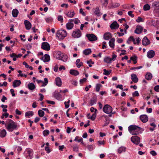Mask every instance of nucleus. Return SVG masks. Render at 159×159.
<instances>
[{"label": "nucleus", "mask_w": 159, "mask_h": 159, "mask_svg": "<svg viewBox=\"0 0 159 159\" xmlns=\"http://www.w3.org/2000/svg\"><path fill=\"white\" fill-rule=\"evenodd\" d=\"M141 128L139 126L132 125L128 127V130L132 135H137L141 133Z\"/></svg>", "instance_id": "nucleus-1"}, {"label": "nucleus", "mask_w": 159, "mask_h": 159, "mask_svg": "<svg viewBox=\"0 0 159 159\" xmlns=\"http://www.w3.org/2000/svg\"><path fill=\"white\" fill-rule=\"evenodd\" d=\"M8 120L7 124H5L6 128L8 131L12 132L16 129L17 125L11 120L9 119Z\"/></svg>", "instance_id": "nucleus-2"}, {"label": "nucleus", "mask_w": 159, "mask_h": 159, "mask_svg": "<svg viewBox=\"0 0 159 159\" xmlns=\"http://www.w3.org/2000/svg\"><path fill=\"white\" fill-rule=\"evenodd\" d=\"M67 34V32L65 30H59L57 33V36L60 39H63Z\"/></svg>", "instance_id": "nucleus-3"}, {"label": "nucleus", "mask_w": 159, "mask_h": 159, "mask_svg": "<svg viewBox=\"0 0 159 159\" xmlns=\"http://www.w3.org/2000/svg\"><path fill=\"white\" fill-rule=\"evenodd\" d=\"M81 33L79 29H76L73 31L71 36L74 38H78L80 37Z\"/></svg>", "instance_id": "nucleus-4"}, {"label": "nucleus", "mask_w": 159, "mask_h": 159, "mask_svg": "<svg viewBox=\"0 0 159 159\" xmlns=\"http://www.w3.org/2000/svg\"><path fill=\"white\" fill-rule=\"evenodd\" d=\"M112 110V108L108 104L105 105L103 108V111L107 114H109L111 113Z\"/></svg>", "instance_id": "nucleus-5"}, {"label": "nucleus", "mask_w": 159, "mask_h": 159, "mask_svg": "<svg viewBox=\"0 0 159 159\" xmlns=\"http://www.w3.org/2000/svg\"><path fill=\"white\" fill-rule=\"evenodd\" d=\"M132 142L136 145H138L140 142V138L137 136H132L131 138Z\"/></svg>", "instance_id": "nucleus-6"}, {"label": "nucleus", "mask_w": 159, "mask_h": 159, "mask_svg": "<svg viewBox=\"0 0 159 159\" xmlns=\"http://www.w3.org/2000/svg\"><path fill=\"white\" fill-rule=\"evenodd\" d=\"M86 36L88 37L89 40L91 41H96L97 40V37L93 34H87Z\"/></svg>", "instance_id": "nucleus-7"}, {"label": "nucleus", "mask_w": 159, "mask_h": 159, "mask_svg": "<svg viewBox=\"0 0 159 159\" xmlns=\"http://www.w3.org/2000/svg\"><path fill=\"white\" fill-rule=\"evenodd\" d=\"M41 48L42 49L46 51H49L50 49L49 44L47 42H44L42 43Z\"/></svg>", "instance_id": "nucleus-8"}, {"label": "nucleus", "mask_w": 159, "mask_h": 159, "mask_svg": "<svg viewBox=\"0 0 159 159\" xmlns=\"http://www.w3.org/2000/svg\"><path fill=\"white\" fill-rule=\"evenodd\" d=\"M140 118L141 121L143 123H145L148 121V118L147 115H143L140 116Z\"/></svg>", "instance_id": "nucleus-9"}, {"label": "nucleus", "mask_w": 159, "mask_h": 159, "mask_svg": "<svg viewBox=\"0 0 159 159\" xmlns=\"http://www.w3.org/2000/svg\"><path fill=\"white\" fill-rule=\"evenodd\" d=\"M152 7L154 8V11L155 10H158L159 9V2L155 1L152 4Z\"/></svg>", "instance_id": "nucleus-10"}, {"label": "nucleus", "mask_w": 159, "mask_h": 159, "mask_svg": "<svg viewBox=\"0 0 159 159\" xmlns=\"http://www.w3.org/2000/svg\"><path fill=\"white\" fill-rule=\"evenodd\" d=\"M142 43L143 45H147L150 43V42L148 38L145 36L142 41Z\"/></svg>", "instance_id": "nucleus-11"}, {"label": "nucleus", "mask_w": 159, "mask_h": 159, "mask_svg": "<svg viewBox=\"0 0 159 159\" xmlns=\"http://www.w3.org/2000/svg\"><path fill=\"white\" fill-rule=\"evenodd\" d=\"M24 23L27 30H29L31 29V24L30 21L26 20L24 21Z\"/></svg>", "instance_id": "nucleus-12"}, {"label": "nucleus", "mask_w": 159, "mask_h": 159, "mask_svg": "<svg viewBox=\"0 0 159 159\" xmlns=\"http://www.w3.org/2000/svg\"><path fill=\"white\" fill-rule=\"evenodd\" d=\"M41 59L44 62H48L50 60V57L48 55L45 54L44 56L42 57Z\"/></svg>", "instance_id": "nucleus-13"}, {"label": "nucleus", "mask_w": 159, "mask_h": 159, "mask_svg": "<svg viewBox=\"0 0 159 159\" xmlns=\"http://www.w3.org/2000/svg\"><path fill=\"white\" fill-rule=\"evenodd\" d=\"M155 52L153 50H151L148 52L147 53V56L149 58L153 57L155 55Z\"/></svg>", "instance_id": "nucleus-14"}, {"label": "nucleus", "mask_w": 159, "mask_h": 159, "mask_svg": "<svg viewBox=\"0 0 159 159\" xmlns=\"http://www.w3.org/2000/svg\"><path fill=\"white\" fill-rule=\"evenodd\" d=\"M143 29V28L141 26L139 25L137 26L134 31V32L137 34H139L142 32Z\"/></svg>", "instance_id": "nucleus-15"}, {"label": "nucleus", "mask_w": 159, "mask_h": 159, "mask_svg": "<svg viewBox=\"0 0 159 159\" xmlns=\"http://www.w3.org/2000/svg\"><path fill=\"white\" fill-rule=\"evenodd\" d=\"M120 5V4L118 3H110L109 6H108V7L109 9L113 8L119 7Z\"/></svg>", "instance_id": "nucleus-16"}, {"label": "nucleus", "mask_w": 159, "mask_h": 159, "mask_svg": "<svg viewBox=\"0 0 159 159\" xmlns=\"http://www.w3.org/2000/svg\"><path fill=\"white\" fill-rule=\"evenodd\" d=\"M110 27L111 29H116L118 28L119 25L116 22L114 21L111 24Z\"/></svg>", "instance_id": "nucleus-17"}, {"label": "nucleus", "mask_w": 159, "mask_h": 159, "mask_svg": "<svg viewBox=\"0 0 159 159\" xmlns=\"http://www.w3.org/2000/svg\"><path fill=\"white\" fill-rule=\"evenodd\" d=\"M112 37L111 34L109 32H107L105 34L103 35L104 39L106 40H108Z\"/></svg>", "instance_id": "nucleus-18"}, {"label": "nucleus", "mask_w": 159, "mask_h": 159, "mask_svg": "<svg viewBox=\"0 0 159 159\" xmlns=\"http://www.w3.org/2000/svg\"><path fill=\"white\" fill-rule=\"evenodd\" d=\"M21 83L20 80H16L14 81L13 84V86L14 88L18 87L20 86Z\"/></svg>", "instance_id": "nucleus-19"}, {"label": "nucleus", "mask_w": 159, "mask_h": 159, "mask_svg": "<svg viewBox=\"0 0 159 159\" xmlns=\"http://www.w3.org/2000/svg\"><path fill=\"white\" fill-rule=\"evenodd\" d=\"M131 80L134 83H137L138 81V79L137 78L136 75L134 74H133L131 75Z\"/></svg>", "instance_id": "nucleus-20"}, {"label": "nucleus", "mask_w": 159, "mask_h": 159, "mask_svg": "<svg viewBox=\"0 0 159 159\" xmlns=\"http://www.w3.org/2000/svg\"><path fill=\"white\" fill-rule=\"evenodd\" d=\"M63 54V53H62L60 51L57 52L55 55L57 59L59 60L61 59V57L62 56Z\"/></svg>", "instance_id": "nucleus-21"}, {"label": "nucleus", "mask_w": 159, "mask_h": 159, "mask_svg": "<svg viewBox=\"0 0 159 159\" xmlns=\"http://www.w3.org/2000/svg\"><path fill=\"white\" fill-rule=\"evenodd\" d=\"M75 13L74 11H70L66 13L67 16L69 18H72L75 15Z\"/></svg>", "instance_id": "nucleus-22"}, {"label": "nucleus", "mask_w": 159, "mask_h": 159, "mask_svg": "<svg viewBox=\"0 0 159 159\" xmlns=\"http://www.w3.org/2000/svg\"><path fill=\"white\" fill-rule=\"evenodd\" d=\"M55 82L57 85L61 86V80L60 78L58 77L55 79Z\"/></svg>", "instance_id": "nucleus-23"}, {"label": "nucleus", "mask_w": 159, "mask_h": 159, "mask_svg": "<svg viewBox=\"0 0 159 159\" xmlns=\"http://www.w3.org/2000/svg\"><path fill=\"white\" fill-rule=\"evenodd\" d=\"M115 39L114 38H111L109 41V44L110 46L112 48H114L115 46L114 42Z\"/></svg>", "instance_id": "nucleus-24"}, {"label": "nucleus", "mask_w": 159, "mask_h": 159, "mask_svg": "<svg viewBox=\"0 0 159 159\" xmlns=\"http://www.w3.org/2000/svg\"><path fill=\"white\" fill-rule=\"evenodd\" d=\"M70 74L75 76H76L79 75V73L77 70L71 69L70 71Z\"/></svg>", "instance_id": "nucleus-25"}, {"label": "nucleus", "mask_w": 159, "mask_h": 159, "mask_svg": "<svg viewBox=\"0 0 159 159\" xmlns=\"http://www.w3.org/2000/svg\"><path fill=\"white\" fill-rule=\"evenodd\" d=\"M19 13V11L16 9H14L12 12V16L15 17H17Z\"/></svg>", "instance_id": "nucleus-26"}, {"label": "nucleus", "mask_w": 159, "mask_h": 159, "mask_svg": "<svg viewBox=\"0 0 159 159\" xmlns=\"http://www.w3.org/2000/svg\"><path fill=\"white\" fill-rule=\"evenodd\" d=\"M74 24L71 22H68L66 24V27L67 29L70 30L73 28L74 26Z\"/></svg>", "instance_id": "nucleus-27"}, {"label": "nucleus", "mask_w": 159, "mask_h": 159, "mask_svg": "<svg viewBox=\"0 0 159 159\" xmlns=\"http://www.w3.org/2000/svg\"><path fill=\"white\" fill-rule=\"evenodd\" d=\"M7 134V132L5 129L1 130L0 132V137L1 138H3Z\"/></svg>", "instance_id": "nucleus-28"}, {"label": "nucleus", "mask_w": 159, "mask_h": 159, "mask_svg": "<svg viewBox=\"0 0 159 159\" xmlns=\"http://www.w3.org/2000/svg\"><path fill=\"white\" fill-rule=\"evenodd\" d=\"M75 64L77 67L78 68H80L83 64V62L80 61V59H78L76 60Z\"/></svg>", "instance_id": "nucleus-29"}, {"label": "nucleus", "mask_w": 159, "mask_h": 159, "mask_svg": "<svg viewBox=\"0 0 159 159\" xmlns=\"http://www.w3.org/2000/svg\"><path fill=\"white\" fill-rule=\"evenodd\" d=\"M95 14L98 16H100L101 15L99 8L96 7L94 11Z\"/></svg>", "instance_id": "nucleus-30"}, {"label": "nucleus", "mask_w": 159, "mask_h": 159, "mask_svg": "<svg viewBox=\"0 0 159 159\" xmlns=\"http://www.w3.org/2000/svg\"><path fill=\"white\" fill-rule=\"evenodd\" d=\"M54 97L57 99H59L61 98V96L59 93L56 92L54 93Z\"/></svg>", "instance_id": "nucleus-31"}, {"label": "nucleus", "mask_w": 159, "mask_h": 159, "mask_svg": "<svg viewBox=\"0 0 159 159\" xmlns=\"http://www.w3.org/2000/svg\"><path fill=\"white\" fill-rule=\"evenodd\" d=\"M61 59H60V60H62L64 62H66L68 59V57L67 55L64 53H63L62 55V56L61 57Z\"/></svg>", "instance_id": "nucleus-32"}, {"label": "nucleus", "mask_w": 159, "mask_h": 159, "mask_svg": "<svg viewBox=\"0 0 159 159\" xmlns=\"http://www.w3.org/2000/svg\"><path fill=\"white\" fill-rule=\"evenodd\" d=\"M145 78L147 80H150L152 78V75L150 73H148L146 74Z\"/></svg>", "instance_id": "nucleus-33"}, {"label": "nucleus", "mask_w": 159, "mask_h": 159, "mask_svg": "<svg viewBox=\"0 0 159 159\" xmlns=\"http://www.w3.org/2000/svg\"><path fill=\"white\" fill-rule=\"evenodd\" d=\"M28 86L29 89L31 90H33L35 88V86L33 83H30L29 84Z\"/></svg>", "instance_id": "nucleus-34"}, {"label": "nucleus", "mask_w": 159, "mask_h": 159, "mask_svg": "<svg viewBox=\"0 0 159 159\" xmlns=\"http://www.w3.org/2000/svg\"><path fill=\"white\" fill-rule=\"evenodd\" d=\"M33 114L34 113L32 111H29L25 113V116L26 117H30L33 116Z\"/></svg>", "instance_id": "nucleus-35"}, {"label": "nucleus", "mask_w": 159, "mask_h": 159, "mask_svg": "<svg viewBox=\"0 0 159 159\" xmlns=\"http://www.w3.org/2000/svg\"><path fill=\"white\" fill-rule=\"evenodd\" d=\"M97 102V100L95 98H93L89 102L90 105L91 106L93 105L94 104H95Z\"/></svg>", "instance_id": "nucleus-36"}, {"label": "nucleus", "mask_w": 159, "mask_h": 159, "mask_svg": "<svg viewBox=\"0 0 159 159\" xmlns=\"http://www.w3.org/2000/svg\"><path fill=\"white\" fill-rule=\"evenodd\" d=\"M126 148L124 147H120L118 150V152L119 153H121L123 152H125V151Z\"/></svg>", "instance_id": "nucleus-37"}, {"label": "nucleus", "mask_w": 159, "mask_h": 159, "mask_svg": "<svg viewBox=\"0 0 159 159\" xmlns=\"http://www.w3.org/2000/svg\"><path fill=\"white\" fill-rule=\"evenodd\" d=\"M150 9V7L148 4H145L143 7V10L145 11H148Z\"/></svg>", "instance_id": "nucleus-38"}, {"label": "nucleus", "mask_w": 159, "mask_h": 159, "mask_svg": "<svg viewBox=\"0 0 159 159\" xmlns=\"http://www.w3.org/2000/svg\"><path fill=\"white\" fill-rule=\"evenodd\" d=\"M103 71H104V73H103V74L104 75H108L111 73V70H110L108 71L106 69H104L103 70Z\"/></svg>", "instance_id": "nucleus-39"}, {"label": "nucleus", "mask_w": 159, "mask_h": 159, "mask_svg": "<svg viewBox=\"0 0 159 159\" xmlns=\"http://www.w3.org/2000/svg\"><path fill=\"white\" fill-rule=\"evenodd\" d=\"M91 52V51L90 49H87L85 50L84 52V53L85 55H88Z\"/></svg>", "instance_id": "nucleus-40"}, {"label": "nucleus", "mask_w": 159, "mask_h": 159, "mask_svg": "<svg viewBox=\"0 0 159 159\" xmlns=\"http://www.w3.org/2000/svg\"><path fill=\"white\" fill-rule=\"evenodd\" d=\"M23 64L25 66V67L26 68H29L31 70H32L33 69L32 67L28 65L25 61L23 62Z\"/></svg>", "instance_id": "nucleus-41"}, {"label": "nucleus", "mask_w": 159, "mask_h": 159, "mask_svg": "<svg viewBox=\"0 0 159 159\" xmlns=\"http://www.w3.org/2000/svg\"><path fill=\"white\" fill-rule=\"evenodd\" d=\"M111 58L108 57L105 58L104 59V61L108 63H111Z\"/></svg>", "instance_id": "nucleus-42"}, {"label": "nucleus", "mask_w": 159, "mask_h": 159, "mask_svg": "<svg viewBox=\"0 0 159 159\" xmlns=\"http://www.w3.org/2000/svg\"><path fill=\"white\" fill-rule=\"evenodd\" d=\"M130 59H131V60H132L134 61V64H135L137 63V57L136 56H134L133 57H131L130 58Z\"/></svg>", "instance_id": "nucleus-43"}, {"label": "nucleus", "mask_w": 159, "mask_h": 159, "mask_svg": "<svg viewBox=\"0 0 159 159\" xmlns=\"http://www.w3.org/2000/svg\"><path fill=\"white\" fill-rule=\"evenodd\" d=\"M10 56L12 58H13V60L14 61H16V60L17 55L15 53H12L10 55Z\"/></svg>", "instance_id": "nucleus-44"}, {"label": "nucleus", "mask_w": 159, "mask_h": 159, "mask_svg": "<svg viewBox=\"0 0 159 159\" xmlns=\"http://www.w3.org/2000/svg\"><path fill=\"white\" fill-rule=\"evenodd\" d=\"M38 113L40 117H43L44 115V112L42 110H39L38 111Z\"/></svg>", "instance_id": "nucleus-45"}, {"label": "nucleus", "mask_w": 159, "mask_h": 159, "mask_svg": "<svg viewBox=\"0 0 159 159\" xmlns=\"http://www.w3.org/2000/svg\"><path fill=\"white\" fill-rule=\"evenodd\" d=\"M108 0H101V2L102 4L105 6H106L108 3Z\"/></svg>", "instance_id": "nucleus-46"}, {"label": "nucleus", "mask_w": 159, "mask_h": 159, "mask_svg": "<svg viewBox=\"0 0 159 159\" xmlns=\"http://www.w3.org/2000/svg\"><path fill=\"white\" fill-rule=\"evenodd\" d=\"M70 21H74L75 24H77L79 23L80 22V20H79L78 19H71L70 20Z\"/></svg>", "instance_id": "nucleus-47"}, {"label": "nucleus", "mask_w": 159, "mask_h": 159, "mask_svg": "<svg viewBox=\"0 0 159 159\" xmlns=\"http://www.w3.org/2000/svg\"><path fill=\"white\" fill-rule=\"evenodd\" d=\"M44 82H43V84L42 85V86H44L46 85L48 83V80L47 78H45L44 79Z\"/></svg>", "instance_id": "nucleus-48"}, {"label": "nucleus", "mask_w": 159, "mask_h": 159, "mask_svg": "<svg viewBox=\"0 0 159 159\" xmlns=\"http://www.w3.org/2000/svg\"><path fill=\"white\" fill-rule=\"evenodd\" d=\"M49 134V131L48 130H45L43 132V134L44 136H46Z\"/></svg>", "instance_id": "nucleus-49"}, {"label": "nucleus", "mask_w": 159, "mask_h": 159, "mask_svg": "<svg viewBox=\"0 0 159 159\" xmlns=\"http://www.w3.org/2000/svg\"><path fill=\"white\" fill-rule=\"evenodd\" d=\"M101 86L102 85L101 84H97L96 85V91L97 92H99L100 89V88Z\"/></svg>", "instance_id": "nucleus-50"}, {"label": "nucleus", "mask_w": 159, "mask_h": 159, "mask_svg": "<svg viewBox=\"0 0 159 159\" xmlns=\"http://www.w3.org/2000/svg\"><path fill=\"white\" fill-rule=\"evenodd\" d=\"M73 150L74 151L78 152L79 151L78 147L77 145H75L73 146Z\"/></svg>", "instance_id": "nucleus-51"}, {"label": "nucleus", "mask_w": 159, "mask_h": 159, "mask_svg": "<svg viewBox=\"0 0 159 159\" xmlns=\"http://www.w3.org/2000/svg\"><path fill=\"white\" fill-rule=\"evenodd\" d=\"M57 19L58 21H60L61 22H62L63 21V17L61 16H58L57 17Z\"/></svg>", "instance_id": "nucleus-52"}, {"label": "nucleus", "mask_w": 159, "mask_h": 159, "mask_svg": "<svg viewBox=\"0 0 159 159\" xmlns=\"http://www.w3.org/2000/svg\"><path fill=\"white\" fill-rule=\"evenodd\" d=\"M45 20L47 22L49 23L52 22V19L51 17H49L46 18Z\"/></svg>", "instance_id": "nucleus-53"}, {"label": "nucleus", "mask_w": 159, "mask_h": 159, "mask_svg": "<svg viewBox=\"0 0 159 159\" xmlns=\"http://www.w3.org/2000/svg\"><path fill=\"white\" fill-rule=\"evenodd\" d=\"M96 116V113H93L92 115L90 117V119L91 120H94L95 119V118Z\"/></svg>", "instance_id": "nucleus-54"}, {"label": "nucleus", "mask_w": 159, "mask_h": 159, "mask_svg": "<svg viewBox=\"0 0 159 159\" xmlns=\"http://www.w3.org/2000/svg\"><path fill=\"white\" fill-rule=\"evenodd\" d=\"M98 146H100L101 145H103L105 144V142L104 141H98Z\"/></svg>", "instance_id": "nucleus-55"}, {"label": "nucleus", "mask_w": 159, "mask_h": 159, "mask_svg": "<svg viewBox=\"0 0 159 159\" xmlns=\"http://www.w3.org/2000/svg\"><path fill=\"white\" fill-rule=\"evenodd\" d=\"M133 96H136L138 97L139 96V93L138 91H135L134 93H133L132 94Z\"/></svg>", "instance_id": "nucleus-56"}, {"label": "nucleus", "mask_w": 159, "mask_h": 159, "mask_svg": "<svg viewBox=\"0 0 159 159\" xmlns=\"http://www.w3.org/2000/svg\"><path fill=\"white\" fill-rule=\"evenodd\" d=\"M132 13H133L132 11H130L128 12V15L129 16H131L132 17H134V14H132Z\"/></svg>", "instance_id": "nucleus-57"}, {"label": "nucleus", "mask_w": 159, "mask_h": 159, "mask_svg": "<svg viewBox=\"0 0 159 159\" xmlns=\"http://www.w3.org/2000/svg\"><path fill=\"white\" fill-rule=\"evenodd\" d=\"M80 13L83 16H85L86 15V14L83 11V9L82 8H81L80 10Z\"/></svg>", "instance_id": "nucleus-58"}, {"label": "nucleus", "mask_w": 159, "mask_h": 159, "mask_svg": "<svg viewBox=\"0 0 159 159\" xmlns=\"http://www.w3.org/2000/svg\"><path fill=\"white\" fill-rule=\"evenodd\" d=\"M154 90L157 92H159V85H157L154 87Z\"/></svg>", "instance_id": "nucleus-59"}, {"label": "nucleus", "mask_w": 159, "mask_h": 159, "mask_svg": "<svg viewBox=\"0 0 159 159\" xmlns=\"http://www.w3.org/2000/svg\"><path fill=\"white\" fill-rule=\"evenodd\" d=\"M150 154L153 156H155L157 155V153L155 151H152L150 152Z\"/></svg>", "instance_id": "nucleus-60"}, {"label": "nucleus", "mask_w": 159, "mask_h": 159, "mask_svg": "<svg viewBox=\"0 0 159 159\" xmlns=\"http://www.w3.org/2000/svg\"><path fill=\"white\" fill-rule=\"evenodd\" d=\"M136 21L138 22H142L143 21L142 18L140 17H138L137 19L136 20Z\"/></svg>", "instance_id": "nucleus-61"}, {"label": "nucleus", "mask_w": 159, "mask_h": 159, "mask_svg": "<svg viewBox=\"0 0 159 159\" xmlns=\"http://www.w3.org/2000/svg\"><path fill=\"white\" fill-rule=\"evenodd\" d=\"M7 100V98L5 97V96L3 95L2 96V98L1 99V101L3 102H4L5 101V100Z\"/></svg>", "instance_id": "nucleus-62"}, {"label": "nucleus", "mask_w": 159, "mask_h": 159, "mask_svg": "<svg viewBox=\"0 0 159 159\" xmlns=\"http://www.w3.org/2000/svg\"><path fill=\"white\" fill-rule=\"evenodd\" d=\"M116 57V55L114 53H113L112 57L111 58V60L114 61L115 60V59Z\"/></svg>", "instance_id": "nucleus-63"}, {"label": "nucleus", "mask_w": 159, "mask_h": 159, "mask_svg": "<svg viewBox=\"0 0 159 159\" xmlns=\"http://www.w3.org/2000/svg\"><path fill=\"white\" fill-rule=\"evenodd\" d=\"M95 110V113H97V109H95L94 108H93V107H92L91 108H90V111L92 112H93L94 111V110Z\"/></svg>", "instance_id": "nucleus-64"}]
</instances>
